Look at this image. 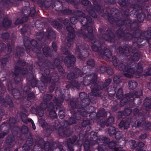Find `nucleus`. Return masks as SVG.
I'll use <instances>...</instances> for the list:
<instances>
[{"instance_id": "nucleus-1", "label": "nucleus", "mask_w": 151, "mask_h": 151, "mask_svg": "<svg viewBox=\"0 0 151 151\" xmlns=\"http://www.w3.org/2000/svg\"><path fill=\"white\" fill-rule=\"evenodd\" d=\"M118 3L122 7V14L127 16L129 15V11L130 8L133 9L131 11L130 15L137 16L138 14V10L141 9L139 5L137 4L134 0H118Z\"/></svg>"}, {"instance_id": "nucleus-2", "label": "nucleus", "mask_w": 151, "mask_h": 151, "mask_svg": "<svg viewBox=\"0 0 151 151\" xmlns=\"http://www.w3.org/2000/svg\"><path fill=\"white\" fill-rule=\"evenodd\" d=\"M78 33L79 37L90 39L91 42L93 44L91 46L92 50L99 53V51H100L101 44H102L103 42H102L101 39L99 41L94 37L93 28L91 27H88L87 29H82L78 32Z\"/></svg>"}, {"instance_id": "nucleus-3", "label": "nucleus", "mask_w": 151, "mask_h": 151, "mask_svg": "<svg viewBox=\"0 0 151 151\" xmlns=\"http://www.w3.org/2000/svg\"><path fill=\"white\" fill-rule=\"evenodd\" d=\"M83 84L86 86H89L92 91L94 92V88H95L98 77L97 75L93 73H90L84 77Z\"/></svg>"}, {"instance_id": "nucleus-4", "label": "nucleus", "mask_w": 151, "mask_h": 151, "mask_svg": "<svg viewBox=\"0 0 151 151\" xmlns=\"http://www.w3.org/2000/svg\"><path fill=\"white\" fill-rule=\"evenodd\" d=\"M105 14L108 16L109 22L111 23H113L114 22H116V19L120 17L122 14L120 13L118 9L115 8L110 9L107 8L105 10Z\"/></svg>"}, {"instance_id": "nucleus-5", "label": "nucleus", "mask_w": 151, "mask_h": 151, "mask_svg": "<svg viewBox=\"0 0 151 151\" xmlns=\"http://www.w3.org/2000/svg\"><path fill=\"white\" fill-rule=\"evenodd\" d=\"M88 46L86 44L80 45L77 44V47L75 50V55L77 58L81 59L83 58H86L88 56L89 53L88 51Z\"/></svg>"}, {"instance_id": "nucleus-6", "label": "nucleus", "mask_w": 151, "mask_h": 151, "mask_svg": "<svg viewBox=\"0 0 151 151\" xmlns=\"http://www.w3.org/2000/svg\"><path fill=\"white\" fill-rule=\"evenodd\" d=\"M21 13L22 15V19L23 21H26L28 17H34L36 15L35 9L34 7L30 8L29 6H25L22 9Z\"/></svg>"}, {"instance_id": "nucleus-7", "label": "nucleus", "mask_w": 151, "mask_h": 151, "mask_svg": "<svg viewBox=\"0 0 151 151\" xmlns=\"http://www.w3.org/2000/svg\"><path fill=\"white\" fill-rule=\"evenodd\" d=\"M50 129L52 131H55L58 135L61 136H64L65 131L66 130L65 128L59 126V123L56 121L51 125Z\"/></svg>"}, {"instance_id": "nucleus-8", "label": "nucleus", "mask_w": 151, "mask_h": 151, "mask_svg": "<svg viewBox=\"0 0 151 151\" xmlns=\"http://www.w3.org/2000/svg\"><path fill=\"white\" fill-rule=\"evenodd\" d=\"M79 20L81 22V24L83 26H84L86 25H87L86 27H82L81 29L79 30H78V35H78V32L79 31L81 30L82 29H87V28L89 27H91L92 28L93 27L92 26V18L90 16H86L85 17H81V18H80L79 19Z\"/></svg>"}, {"instance_id": "nucleus-9", "label": "nucleus", "mask_w": 151, "mask_h": 151, "mask_svg": "<svg viewBox=\"0 0 151 151\" xmlns=\"http://www.w3.org/2000/svg\"><path fill=\"white\" fill-rule=\"evenodd\" d=\"M130 68L129 73L131 74L136 73H141L143 71L142 64L140 63H139L137 64L134 62H131L130 63Z\"/></svg>"}, {"instance_id": "nucleus-10", "label": "nucleus", "mask_w": 151, "mask_h": 151, "mask_svg": "<svg viewBox=\"0 0 151 151\" xmlns=\"http://www.w3.org/2000/svg\"><path fill=\"white\" fill-rule=\"evenodd\" d=\"M35 139V145L34 146L33 151H42V148H44L45 142L43 139L38 136H36Z\"/></svg>"}, {"instance_id": "nucleus-11", "label": "nucleus", "mask_w": 151, "mask_h": 151, "mask_svg": "<svg viewBox=\"0 0 151 151\" xmlns=\"http://www.w3.org/2000/svg\"><path fill=\"white\" fill-rule=\"evenodd\" d=\"M99 30L101 33V38H103L106 41L111 40L114 37V33L110 30H107L106 32L103 29H101Z\"/></svg>"}, {"instance_id": "nucleus-12", "label": "nucleus", "mask_w": 151, "mask_h": 151, "mask_svg": "<svg viewBox=\"0 0 151 151\" xmlns=\"http://www.w3.org/2000/svg\"><path fill=\"white\" fill-rule=\"evenodd\" d=\"M76 61V59L75 56L72 55L70 54L67 56L65 58L64 63L67 68L71 66L72 64H73Z\"/></svg>"}, {"instance_id": "nucleus-13", "label": "nucleus", "mask_w": 151, "mask_h": 151, "mask_svg": "<svg viewBox=\"0 0 151 151\" xmlns=\"http://www.w3.org/2000/svg\"><path fill=\"white\" fill-rule=\"evenodd\" d=\"M144 105L145 107H142L141 108L140 111L142 112L143 114L145 115L148 109H151V98H146L144 101Z\"/></svg>"}, {"instance_id": "nucleus-14", "label": "nucleus", "mask_w": 151, "mask_h": 151, "mask_svg": "<svg viewBox=\"0 0 151 151\" xmlns=\"http://www.w3.org/2000/svg\"><path fill=\"white\" fill-rule=\"evenodd\" d=\"M64 99H65L66 101H69L70 99V98L68 97V98H66V97H64L63 96L57 98L55 97L52 100V101L53 102H52L54 104V106H56L58 108V107L61 105Z\"/></svg>"}, {"instance_id": "nucleus-15", "label": "nucleus", "mask_w": 151, "mask_h": 151, "mask_svg": "<svg viewBox=\"0 0 151 151\" xmlns=\"http://www.w3.org/2000/svg\"><path fill=\"white\" fill-rule=\"evenodd\" d=\"M70 105L73 111L81 108V105L78 98H73L70 99Z\"/></svg>"}, {"instance_id": "nucleus-16", "label": "nucleus", "mask_w": 151, "mask_h": 151, "mask_svg": "<svg viewBox=\"0 0 151 151\" xmlns=\"http://www.w3.org/2000/svg\"><path fill=\"white\" fill-rule=\"evenodd\" d=\"M142 38L144 37H139L137 39H135V40L136 41L133 43L132 47L133 49V50H137L139 45H143L146 39H143Z\"/></svg>"}, {"instance_id": "nucleus-17", "label": "nucleus", "mask_w": 151, "mask_h": 151, "mask_svg": "<svg viewBox=\"0 0 151 151\" xmlns=\"http://www.w3.org/2000/svg\"><path fill=\"white\" fill-rule=\"evenodd\" d=\"M95 87V88L93 89L95 91L94 92L92 91V92L95 94H98V95L99 94L101 95V92L100 90L106 88L105 86L104 82L100 81H98Z\"/></svg>"}, {"instance_id": "nucleus-18", "label": "nucleus", "mask_w": 151, "mask_h": 151, "mask_svg": "<svg viewBox=\"0 0 151 151\" xmlns=\"http://www.w3.org/2000/svg\"><path fill=\"white\" fill-rule=\"evenodd\" d=\"M78 138L77 136L74 135L71 138L67 139V144L69 151H74L73 143L77 140Z\"/></svg>"}, {"instance_id": "nucleus-19", "label": "nucleus", "mask_w": 151, "mask_h": 151, "mask_svg": "<svg viewBox=\"0 0 151 151\" xmlns=\"http://www.w3.org/2000/svg\"><path fill=\"white\" fill-rule=\"evenodd\" d=\"M18 68L17 67H15L12 75L14 81L16 83H18L22 80V78L19 74L20 72Z\"/></svg>"}, {"instance_id": "nucleus-20", "label": "nucleus", "mask_w": 151, "mask_h": 151, "mask_svg": "<svg viewBox=\"0 0 151 151\" xmlns=\"http://www.w3.org/2000/svg\"><path fill=\"white\" fill-rule=\"evenodd\" d=\"M131 49H132V52L133 53V54L130 57L129 59L135 62V61H137L139 60L140 58L141 55L140 53L139 52H138L137 50H133L132 47H131Z\"/></svg>"}, {"instance_id": "nucleus-21", "label": "nucleus", "mask_w": 151, "mask_h": 151, "mask_svg": "<svg viewBox=\"0 0 151 151\" xmlns=\"http://www.w3.org/2000/svg\"><path fill=\"white\" fill-rule=\"evenodd\" d=\"M119 54L122 55L128 56L130 55L129 49L128 47L124 46L119 47Z\"/></svg>"}, {"instance_id": "nucleus-22", "label": "nucleus", "mask_w": 151, "mask_h": 151, "mask_svg": "<svg viewBox=\"0 0 151 151\" xmlns=\"http://www.w3.org/2000/svg\"><path fill=\"white\" fill-rule=\"evenodd\" d=\"M45 36L46 39H52L55 38L56 35L55 33L53 31L51 28L49 27L47 30L45 34Z\"/></svg>"}, {"instance_id": "nucleus-23", "label": "nucleus", "mask_w": 151, "mask_h": 151, "mask_svg": "<svg viewBox=\"0 0 151 151\" xmlns=\"http://www.w3.org/2000/svg\"><path fill=\"white\" fill-rule=\"evenodd\" d=\"M39 65L42 67H47L50 68L54 69L55 65L52 63L47 59H45L43 63L39 62L38 63Z\"/></svg>"}, {"instance_id": "nucleus-24", "label": "nucleus", "mask_w": 151, "mask_h": 151, "mask_svg": "<svg viewBox=\"0 0 151 151\" xmlns=\"http://www.w3.org/2000/svg\"><path fill=\"white\" fill-rule=\"evenodd\" d=\"M130 121L129 119L126 120H122L119 124V126L120 128L123 130L127 129L129 127Z\"/></svg>"}, {"instance_id": "nucleus-25", "label": "nucleus", "mask_w": 151, "mask_h": 151, "mask_svg": "<svg viewBox=\"0 0 151 151\" xmlns=\"http://www.w3.org/2000/svg\"><path fill=\"white\" fill-rule=\"evenodd\" d=\"M39 107H40L44 110L48 108V110H52L54 108V104L52 102H50L47 105V103H42L40 104Z\"/></svg>"}, {"instance_id": "nucleus-26", "label": "nucleus", "mask_w": 151, "mask_h": 151, "mask_svg": "<svg viewBox=\"0 0 151 151\" xmlns=\"http://www.w3.org/2000/svg\"><path fill=\"white\" fill-rule=\"evenodd\" d=\"M108 94V98L112 101L114 100L115 95L116 93L115 88L114 87L109 86L107 89Z\"/></svg>"}, {"instance_id": "nucleus-27", "label": "nucleus", "mask_w": 151, "mask_h": 151, "mask_svg": "<svg viewBox=\"0 0 151 151\" xmlns=\"http://www.w3.org/2000/svg\"><path fill=\"white\" fill-rule=\"evenodd\" d=\"M30 110L32 113L36 114L40 117L43 116L44 115V110L38 106L36 108L34 107H32Z\"/></svg>"}, {"instance_id": "nucleus-28", "label": "nucleus", "mask_w": 151, "mask_h": 151, "mask_svg": "<svg viewBox=\"0 0 151 151\" xmlns=\"http://www.w3.org/2000/svg\"><path fill=\"white\" fill-rule=\"evenodd\" d=\"M99 54L101 55H105L108 58H111V52L106 47H104V49H101L100 51L99 52Z\"/></svg>"}, {"instance_id": "nucleus-29", "label": "nucleus", "mask_w": 151, "mask_h": 151, "mask_svg": "<svg viewBox=\"0 0 151 151\" xmlns=\"http://www.w3.org/2000/svg\"><path fill=\"white\" fill-rule=\"evenodd\" d=\"M128 29V27L125 26H123V27H120L117 30L116 34L118 35V37H123L126 33V31Z\"/></svg>"}, {"instance_id": "nucleus-30", "label": "nucleus", "mask_w": 151, "mask_h": 151, "mask_svg": "<svg viewBox=\"0 0 151 151\" xmlns=\"http://www.w3.org/2000/svg\"><path fill=\"white\" fill-rule=\"evenodd\" d=\"M28 114L27 110L25 109L24 110V113L23 112H21L20 115L22 121L25 123H27V122L30 121V119H27V116Z\"/></svg>"}, {"instance_id": "nucleus-31", "label": "nucleus", "mask_w": 151, "mask_h": 151, "mask_svg": "<svg viewBox=\"0 0 151 151\" xmlns=\"http://www.w3.org/2000/svg\"><path fill=\"white\" fill-rule=\"evenodd\" d=\"M114 119L113 117L111 116L109 117L106 122H103L102 124H101V127L104 128L105 126L107 127L111 125L114 124Z\"/></svg>"}, {"instance_id": "nucleus-32", "label": "nucleus", "mask_w": 151, "mask_h": 151, "mask_svg": "<svg viewBox=\"0 0 151 151\" xmlns=\"http://www.w3.org/2000/svg\"><path fill=\"white\" fill-rule=\"evenodd\" d=\"M53 8L57 11H61L63 8V6L61 2L59 1H55L52 5Z\"/></svg>"}, {"instance_id": "nucleus-33", "label": "nucleus", "mask_w": 151, "mask_h": 151, "mask_svg": "<svg viewBox=\"0 0 151 151\" xmlns=\"http://www.w3.org/2000/svg\"><path fill=\"white\" fill-rule=\"evenodd\" d=\"M96 117L97 119H101L102 118L106 117L107 113L105 109L102 108L100 109L96 114Z\"/></svg>"}, {"instance_id": "nucleus-34", "label": "nucleus", "mask_w": 151, "mask_h": 151, "mask_svg": "<svg viewBox=\"0 0 151 151\" xmlns=\"http://www.w3.org/2000/svg\"><path fill=\"white\" fill-rule=\"evenodd\" d=\"M130 64H128V66H127L123 63H120L118 65V68L120 70L129 73V70H130Z\"/></svg>"}, {"instance_id": "nucleus-35", "label": "nucleus", "mask_w": 151, "mask_h": 151, "mask_svg": "<svg viewBox=\"0 0 151 151\" xmlns=\"http://www.w3.org/2000/svg\"><path fill=\"white\" fill-rule=\"evenodd\" d=\"M135 94L137 96V97L134 99L133 102L135 105H138L140 104L141 103L140 99L139 97L142 95L141 91H138L136 92H135Z\"/></svg>"}, {"instance_id": "nucleus-36", "label": "nucleus", "mask_w": 151, "mask_h": 151, "mask_svg": "<svg viewBox=\"0 0 151 151\" xmlns=\"http://www.w3.org/2000/svg\"><path fill=\"white\" fill-rule=\"evenodd\" d=\"M43 51L44 54L46 57H51L52 56V55L51 54L52 50L48 46H45L43 49Z\"/></svg>"}, {"instance_id": "nucleus-37", "label": "nucleus", "mask_w": 151, "mask_h": 151, "mask_svg": "<svg viewBox=\"0 0 151 151\" xmlns=\"http://www.w3.org/2000/svg\"><path fill=\"white\" fill-rule=\"evenodd\" d=\"M6 142L8 145H13L15 143V138L14 136L11 135H8L6 137Z\"/></svg>"}, {"instance_id": "nucleus-38", "label": "nucleus", "mask_w": 151, "mask_h": 151, "mask_svg": "<svg viewBox=\"0 0 151 151\" xmlns=\"http://www.w3.org/2000/svg\"><path fill=\"white\" fill-rule=\"evenodd\" d=\"M110 142V139L107 137H101L99 138L97 140V143H103L104 144H108Z\"/></svg>"}, {"instance_id": "nucleus-39", "label": "nucleus", "mask_w": 151, "mask_h": 151, "mask_svg": "<svg viewBox=\"0 0 151 151\" xmlns=\"http://www.w3.org/2000/svg\"><path fill=\"white\" fill-rule=\"evenodd\" d=\"M101 94H95L92 91V89H91V93H89L88 94V99H89L90 101L92 102L96 100L97 99V96L101 97Z\"/></svg>"}, {"instance_id": "nucleus-40", "label": "nucleus", "mask_w": 151, "mask_h": 151, "mask_svg": "<svg viewBox=\"0 0 151 151\" xmlns=\"http://www.w3.org/2000/svg\"><path fill=\"white\" fill-rule=\"evenodd\" d=\"M97 134V133L93 131H91V132L88 137L90 138V140L91 141L96 142H96H97L98 139L100 137H98Z\"/></svg>"}, {"instance_id": "nucleus-41", "label": "nucleus", "mask_w": 151, "mask_h": 151, "mask_svg": "<svg viewBox=\"0 0 151 151\" xmlns=\"http://www.w3.org/2000/svg\"><path fill=\"white\" fill-rule=\"evenodd\" d=\"M141 37L147 39L151 37V30H148L142 33Z\"/></svg>"}, {"instance_id": "nucleus-42", "label": "nucleus", "mask_w": 151, "mask_h": 151, "mask_svg": "<svg viewBox=\"0 0 151 151\" xmlns=\"http://www.w3.org/2000/svg\"><path fill=\"white\" fill-rule=\"evenodd\" d=\"M29 137L27 138L25 144L31 147L33 143V139L32 136V134L31 133H29Z\"/></svg>"}, {"instance_id": "nucleus-43", "label": "nucleus", "mask_w": 151, "mask_h": 151, "mask_svg": "<svg viewBox=\"0 0 151 151\" xmlns=\"http://www.w3.org/2000/svg\"><path fill=\"white\" fill-rule=\"evenodd\" d=\"M12 93L14 98L16 99H19L20 95L19 91L16 89H13L12 90Z\"/></svg>"}, {"instance_id": "nucleus-44", "label": "nucleus", "mask_w": 151, "mask_h": 151, "mask_svg": "<svg viewBox=\"0 0 151 151\" xmlns=\"http://www.w3.org/2000/svg\"><path fill=\"white\" fill-rule=\"evenodd\" d=\"M90 102L89 99L88 98L81 100L80 103L81 105V108H84L89 105Z\"/></svg>"}, {"instance_id": "nucleus-45", "label": "nucleus", "mask_w": 151, "mask_h": 151, "mask_svg": "<svg viewBox=\"0 0 151 151\" xmlns=\"http://www.w3.org/2000/svg\"><path fill=\"white\" fill-rule=\"evenodd\" d=\"M10 58L7 55L3 58L1 61V63L4 66H6L10 63Z\"/></svg>"}, {"instance_id": "nucleus-46", "label": "nucleus", "mask_w": 151, "mask_h": 151, "mask_svg": "<svg viewBox=\"0 0 151 151\" xmlns=\"http://www.w3.org/2000/svg\"><path fill=\"white\" fill-rule=\"evenodd\" d=\"M129 30L128 28V29L126 31L125 34L123 37L124 39L128 40H131L133 37V36L132 33H129L128 32Z\"/></svg>"}, {"instance_id": "nucleus-47", "label": "nucleus", "mask_w": 151, "mask_h": 151, "mask_svg": "<svg viewBox=\"0 0 151 151\" xmlns=\"http://www.w3.org/2000/svg\"><path fill=\"white\" fill-rule=\"evenodd\" d=\"M53 99V95L51 94H45L43 96V99L46 102L50 101Z\"/></svg>"}, {"instance_id": "nucleus-48", "label": "nucleus", "mask_w": 151, "mask_h": 151, "mask_svg": "<svg viewBox=\"0 0 151 151\" xmlns=\"http://www.w3.org/2000/svg\"><path fill=\"white\" fill-rule=\"evenodd\" d=\"M71 112H73V114H74L75 118L77 120H80L81 118V115L79 109H76L74 111H71Z\"/></svg>"}, {"instance_id": "nucleus-49", "label": "nucleus", "mask_w": 151, "mask_h": 151, "mask_svg": "<svg viewBox=\"0 0 151 151\" xmlns=\"http://www.w3.org/2000/svg\"><path fill=\"white\" fill-rule=\"evenodd\" d=\"M116 132V128L113 126H110L108 129V133L110 136H114Z\"/></svg>"}, {"instance_id": "nucleus-50", "label": "nucleus", "mask_w": 151, "mask_h": 151, "mask_svg": "<svg viewBox=\"0 0 151 151\" xmlns=\"http://www.w3.org/2000/svg\"><path fill=\"white\" fill-rule=\"evenodd\" d=\"M55 107L54 106V108L52 110H49V116L52 119H55L57 116V115L55 112V111L53 110L55 109Z\"/></svg>"}, {"instance_id": "nucleus-51", "label": "nucleus", "mask_w": 151, "mask_h": 151, "mask_svg": "<svg viewBox=\"0 0 151 151\" xmlns=\"http://www.w3.org/2000/svg\"><path fill=\"white\" fill-rule=\"evenodd\" d=\"M137 83L134 80L130 81L129 82V86L131 89H134L135 88L137 85Z\"/></svg>"}, {"instance_id": "nucleus-52", "label": "nucleus", "mask_w": 151, "mask_h": 151, "mask_svg": "<svg viewBox=\"0 0 151 151\" xmlns=\"http://www.w3.org/2000/svg\"><path fill=\"white\" fill-rule=\"evenodd\" d=\"M123 96L122 89V88L120 87L118 89L116 92V97L118 99H122Z\"/></svg>"}, {"instance_id": "nucleus-53", "label": "nucleus", "mask_w": 151, "mask_h": 151, "mask_svg": "<svg viewBox=\"0 0 151 151\" xmlns=\"http://www.w3.org/2000/svg\"><path fill=\"white\" fill-rule=\"evenodd\" d=\"M73 14L76 16L79 19L81 17H83L84 14L82 11L76 10L73 11Z\"/></svg>"}, {"instance_id": "nucleus-54", "label": "nucleus", "mask_w": 151, "mask_h": 151, "mask_svg": "<svg viewBox=\"0 0 151 151\" xmlns=\"http://www.w3.org/2000/svg\"><path fill=\"white\" fill-rule=\"evenodd\" d=\"M138 25L137 22L136 21H134L131 22V25H130L129 27H128L129 29L130 28V29L134 31L136 29H137Z\"/></svg>"}, {"instance_id": "nucleus-55", "label": "nucleus", "mask_w": 151, "mask_h": 151, "mask_svg": "<svg viewBox=\"0 0 151 151\" xmlns=\"http://www.w3.org/2000/svg\"><path fill=\"white\" fill-rule=\"evenodd\" d=\"M129 15L127 16L124 15L125 16L127 17L125 18L124 19V25H125L126 27H129L130 25H131V24L132 21L128 17Z\"/></svg>"}, {"instance_id": "nucleus-56", "label": "nucleus", "mask_w": 151, "mask_h": 151, "mask_svg": "<svg viewBox=\"0 0 151 151\" xmlns=\"http://www.w3.org/2000/svg\"><path fill=\"white\" fill-rule=\"evenodd\" d=\"M55 108L56 109V111H58V114L59 117L61 119H63L65 117V114L64 111L62 109L58 108L56 106Z\"/></svg>"}, {"instance_id": "nucleus-57", "label": "nucleus", "mask_w": 151, "mask_h": 151, "mask_svg": "<svg viewBox=\"0 0 151 151\" xmlns=\"http://www.w3.org/2000/svg\"><path fill=\"white\" fill-rule=\"evenodd\" d=\"M146 17L145 14L143 12L140 13L137 15V19L138 21L140 22H142Z\"/></svg>"}, {"instance_id": "nucleus-58", "label": "nucleus", "mask_w": 151, "mask_h": 151, "mask_svg": "<svg viewBox=\"0 0 151 151\" xmlns=\"http://www.w3.org/2000/svg\"><path fill=\"white\" fill-rule=\"evenodd\" d=\"M51 78L50 77H46L44 76H42L41 78V81L42 83H44L46 85L48 83H49L50 82Z\"/></svg>"}, {"instance_id": "nucleus-59", "label": "nucleus", "mask_w": 151, "mask_h": 151, "mask_svg": "<svg viewBox=\"0 0 151 151\" xmlns=\"http://www.w3.org/2000/svg\"><path fill=\"white\" fill-rule=\"evenodd\" d=\"M7 98L8 99L5 103L4 104L3 106L4 107H6L9 105L10 107H13V104L12 100L11 99H9L8 96H7Z\"/></svg>"}, {"instance_id": "nucleus-60", "label": "nucleus", "mask_w": 151, "mask_h": 151, "mask_svg": "<svg viewBox=\"0 0 151 151\" xmlns=\"http://www.w3.org/2000/svg\"><path fill=\"white\" fill-rule=\"evenodd\" d=\"M121 15L120 16V18H119L117 19H116V24L118 26L120 27H123V26H124V19H120L121 18Z\"/></svg>"}, {"instance_id": "nucleus-61", "label": "nucleus", "mask_w": 151, "mask_h": 151, "mask_svg": "<svg viewBox=\"0 0 151 151\" xmlns=\"http://www.w3.org/2000/svg\"><path fill=\"white\" fill-rule=\"evenodd\" d=\"M44 149L45 151H53L52 146L50 145L49 143L48 142H45Z\"/></svg>"}, {"instance_id": "nucleus-62", "label": "nucleus", "mask_w": 151, "mask_h": 151, "mask_svg": "<svg viewBox=\"0 0 151 151\" xmlns=\"http://www.w3.org/2000/svg\"><path fill=\"white\" fill-rule=\"evenodd\" d=\"M30 80V84L32 87H34L37 86L38 82L36 78L32 77Z\"/></svg>"}, {"instance_id": "nucleus-63", "label": "nucleus", "mask_w": 151, "mask_h": 151, "mask_svg": "<svg viewBox=\"0 0 151 151\" xmlns=\"http://www.w3.org/2000/svg\"><path fill=\"white\" fill-rule=\"evenodd\" d=\"M141 32L138 29H136L134 30L133 36L135 39H137L139 37H141Z\"/></svg>"}, {"instance_id": "nucleus-64", "label": "nucleus", "mask_w": 151, "mask_h": 151, "mask_svg": "<svg viewBox=\"0 0 151 151\" xmlns=\"http://www.w3.org/2000/svg\"><path fill=\"white\" fill-rule=\"evenodd\" d=\"M53 151H65L63 148V146L61 144H59L54 149Z\"/></svg>"}]
</instances>
